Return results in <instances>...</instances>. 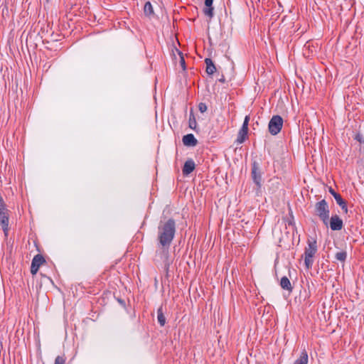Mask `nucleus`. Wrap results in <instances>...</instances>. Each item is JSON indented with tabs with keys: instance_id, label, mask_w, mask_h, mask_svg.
I'll use <instances>...</instances> for the list:
<instances>
[{
	"instance_id": "nucleus-1",
	"label": "nucleus",
	"mask_w": 364,
	"mask_h": 364,
	"mask_svg": "<svg viewBox=\"0 0 364 364\" xmlns=\"http://www.w3.org/2000/svg\"><path fill=\"white\" fill-rule=\"evenodd\" d=\"M175 234V223L172 220L162 223L159 227V240L164 247L169 246Z\"/></svg>"
},
{
	"instance_id": "nucleus-2",
	"label": "nucleus",
	"mask_w": 364,
	"mask_h": 364,
	"mask_svg": "<svg viewBox=\"0 0 364 364\" xmlns=\"http://www.w3.org/2000/svg\"><path fill=\"white\" fill-rule=\"evenodd\" d=\"M317 252L316 241L314 239L308 240V246L305 249L303 255L304 265L306 269H310L314 262V257Z\"/></svg>"
},
{
	"instance_id": "nucleus-3",
	"label": "nucleus",
	"mask_w": 364,
	"mask_h": 364,
	"mask_svg": "<svg viewBox=\"0 0 364 364\" xmlns=\"http://www.w3.org/2000/svg\"><path fill=\"white\" fill-rule=\"evenodd\" d=\"M316 214L321 218L325 225L328 224L329 218V210L327 203L322 200L315 205Z\"/></svg>"
},
{
	"instance_id": "nucleus-4",
	"label": "nucleus",
	"mask_w": 364,
	"mask_h": 364,
	"mask_svg": "<svg viewBox=\"0 0 364 364\" xmlns=\"http://www.w3.org/2000/svg\"><path fill=\"white\" fill-rule=\"evenodd\" d=\"M283 125V119L279 115L273 116L269 122V130L273 135L277 134Z\"/></svg>"
},
{
	"instance_id": "nucleus-5",
	"label": "nucleus",
	"mask_w": 364,
	"mask_h": 364,
	"mask_svg": "<svg viewBox=\"0 0 364 364\" xmlns=\"http://www.w3.org/2000/svg\"><path fill=\"white\" fill-rule=\"evenodd\" d=\"M0 223L2 226L5 235H7L9 230V215L7 210L3 204V200L0 196Z\"/></svg>"
},
{
	"instance_id": "nucleus-6",
	"label": "nucleus",
	"mask_w": 364,
	"mask_h": 364,
	"mask_svg": "<svg viewBox=\"0 0 364 364\" xmlns=\"http://www.w3.org/2000/svg\"><path fill=\"white\" fill-rule=\"evenodd\" d=\"M45 262L43 257L40 255H36L31 263V272L32 274H36L40 267V266Z\"/></svg>"
},
{
	"instance_id": "nucleus-7",
	"label": "nucleus",
	"mask_w": 364,
	"mask_h": 364,
	"mask_svg": "<svg viewBox=\"0 0 364 364\" xmlns=\"http://www.w3.org/2000/svg\"><path fill=\"white\" fill-rule=\"evenodd\" d=\"M330 227L333 230H340L343 228V221L338 215H333L330 220Z\"/></svg>"
},
{
	"instance_id": "nucleus-8",
	"label": "nucleus",
	"mask_w": 364,
	"mask_h": 364,
	"mask_svg": "<svg viewBox=\"0 0 364 364\" xmlns=\"http://www.w3.org/2000/svg\"><path fill=\"white\" fill-rule=\"evenodd\" d=\"M197 139L192 134H186L183 137V143L185 146H195L197 144Z\"/></svg>"
},
{
	"instance_id": "nucleus-9",
	"label": "nucleus",
	"mask_w": 364,
	"mask_h": 364,
	"mask_svg": "<svg viewBox=\"0 0 364 364\" xmlns=\"http://www.w3.org/2000/svg\"><path fill=\"white\" fill-rule=\"evenodd\" d=\"M248 129L242 128L240 129L237 134V136L235 142L237 144L243 143L247 137Z\"/></svg>"
},
{
	"instance_id": "nucleus-10",
	"label": "nucleus",
	"mask_w": 364,
	"mask_h": 364,
	"mask_svg": "<svg viewBox=\"0 0 364 364\" xmlns=\"http://www.w3.org/2000/svg\"><path fill=\"white\" fill-rule=\"evenodd\" d=\"M213 0H205L206 8L204 9V14L211 18L213 15V8L212 7Z\"/></svg>"
},
{
	"instance_id": "nucleus-11",
	"label": "nucleus",
	"mask_w": 364,
	"mask_h": 364,
	"mask_svg": "<svg viewBox=\"0 0 364 364\" xmlns=\"http://www.w3.org/2000/svg\"><path fill=\"white\" fill-rule=\"evenodd\" d=\"M195 168V164L193 161L189 160L187 161L183 166V172L184 174L191 173Z\"/></svg>"
},
{
	"instance_id": "nucleus-12",
	"label": "nucleus",
	"mask_w": 364,
	"mask_h": 364,
	"mask_svg": "<svg viewBox=\"0 0 364 364\" xmlns=\"http://www.w3.org/2000/svg\"><path fill=\"white\" fill-rule=\"evenodd\" d=\"M308 354L305 350H304L301 352L300 357L294 361V364H308Z\"/></svg>"
},
{
	"instance_id": "nucleus-13",
	"label": "nucleus",
	"mask_w": 364,
	"mask_h": 364,
	"mask_svg": "<svg viewBox=\"0 0 364 364\" xmlns=\"http://www.w3.org/2000/svg\"><path fill=\"white\" fill-rule=\"evenodd\" d=\"M205 64H206V72L209 75H212L215 72V67L213 63V61L209 59V58H206L205 60Z\"/></svg>"
},
{
	"instance_id": "nucleus-14",
	"label": "nucleus",
	"mask_w": 364,
	"mask_h": 364,
	"mask_svg": "<svg viewBox=\"0 0 364 364\" xmlns=\"http://www.w3.org/2000/svg\"><path fill=\"white\" fill-rule=\"evenodd\" d=\"M144 12L146 16L151 18L154 16V9L151 4L149 1H147L144 7Z\"/></svg>"
},
{
	"instance_id": "nucleus-15",
	"label": "nucleus",
	"mask_w": 364,
	"mask_h": 364,
	"mask_svg": "<svg viewBox=\"0 0 364 364\" xmlns=\"http://www.w3.org/2000/svg\"><path fill=\"white\" fill-rule=\"evenodd\" d=\"M335 200L338 205L341 206L345 213H348V208L346 201L341 198V196H335Z\"/></svg>"
},
{
	"instance_id": "nucleus-16",
	"label": "nucleus",
	"mask_w": 364,
	"mask_h": 364,
	"mask_svg": "<svg viewBox=\"0 0 364 364\" xmlns=\"http://www.w3.org/2000/svg\"><path fill=\"white\" fill-rule=\"evenodd\" d=\"M280 284L281 287L284 289L291 290V289L290 281L286 277H284L281 279Z\"/></svg>"
},
{
	"instance_id": "nucleus-17",
	"label": "nucleus",
	"mask_w": 364,
	"mask_h": 364,
	"mask_svg": "<svg viewBox=\"0 0 364 364\" xmlns=\"http://www.w3.org/2000/svg\"><path fill=\"white\" fill-rule=\"evenodd\" d=\"M173 53L174 55H176V53L178 55L180 64H181L182 68L183 70H185L186 69L185 60L183 56V54L177 48H175L174 50H173Z\"/></svg>"
},
{
	"instance_id": "nucleus-18",
	"label": "nucleus",
	"mask_w": 364,
	"mask_h": 364,
	"mask_svg": "<svg viewBox=\"0 0 364 364\" xmlns=\"http://www.w3.org/2000/svg\"><path fill=\"white\" fill-rule=\"evenodd\" d=\"M196 125H197V123H196L195 117L193 114H191L190 117H189V127L192 129H196Z\"/></svg>"
},
{
	"instance_id": "nucleus-19",
	"label": "nucleus",
	"mask_w": 364,
	"mask_h": 364,
	"mask_svg": "<svg viewBox=\"0 0 364 364\" xmlns=\"http://www.w3.org/2000/svg\"><path fill=\"white\" fill-rule=\"evenodd\" d=\"M158 321L161 326H164L166 323V318L161 312V309L158 310Z\"/></svg>"
},
{
	"instance_id": "nucleus-20",
	"label": "nucleus",
	"mask_w": 364,
	"mask_h": 364,
	"mask_svg": "<svg viewBox=\"0 0 364 364\" xmlns=\"http://www.w3.org/2000/svg\"><path fill=\"white\" fill-rule=\"evenodd\" d=\"M336 258L341 262L344 261L346 258V252H339L336 254Z\"/></svg>"
},
{
	"instance_id": "nucleus-21",
	"label": "nucleus",
	"mask_w": 364,
	"mask_h": 364,
	"mask_svg": "<svg viewBox=\"0 0 364 364\" xmlns=\"http://www.w3.org/2000/svg\"><path fill=\"white\" fill-rule=\"evenodd\" d=\"M252 175H253V179H254V181H255V182L258 186H259V185H260V181H261V179H260V176H258V175L257 174V171H256V169H255V168H254V169L252 170Z\"/></svg>"
},
{
	"instance_id": "nucleus-22",
	"label": "nucleus",
	"mask_w": 364,
	"mask_h": 364,
	"mask_svg": "<svg viewBox=\"0 0 364 364\" xmlns=\"http://www.w3.org/2000/svg\"><path fill=\"white\" fill-rule=\"evenodd\" d=\"M249 121H250V117L249 116H246L245 117V119H244L242 128L248 129Z\"/></svg>"
},
{
	"instance_id": "nucleus-23",
	"label": "nucleus",
	"mask_w": 364,
	"mask_h": 364,
	"mask_svg": "<svg viewBox=\"0 0 364 364\" xmlns=\"http://www.w3.org/2000/svg\"><path fill=\"white\" fill-rule=\"evenodd\" d=\"M55 364H65V359L62 356H58L55 358Z\"/></svg>"
},
{
	"instance_id": "nucleus-24",
	"label": "nucleus",
	"mask_w": 364,
	"mask_h": 364,
	"mask_svg": "<svg viewBox=\"0 0 364 364\" xmlns=\"http://www.w3.org/2000/svg\"><path fill=\"white\" fill-rule=\"evenodd\" d=\"M198 109L200 112L203 113L207 110V106L204 103L199 104Z\"/></svg>"
},
{
	"instance_id": "nucleus-25",
	"label": "nucleus",
	"mask_w": 364,
	"mask_h": 364,
	"mask_svg": "<svg viewBox=\"0 0 364 364\" xmlns=\"http://www.w3.org/2000/svg\"><path fill=\"white\" fill-rule=\"evenodd\" d=\"M329 191L333 195V196L334 198H335V196H340L339 194L336 193L332 188H330Z\"/></svg>"
},
{
	"instance_id": "nucleus-26",
	"label": "nucleus",
	"mask_w": 364,
	"mask_h": 364,
	"mask_svg": "<svg viewBox=\"0 0 364 364\" xmlns=\"http://www.w3.org/2000/svg\"><path fill=\"white\" fill-rule=\"evenodd\" d=\"M355 139H356L358 141H361V137H360V135H357V136H355Z\"/></svg>"
}]
</instances>
